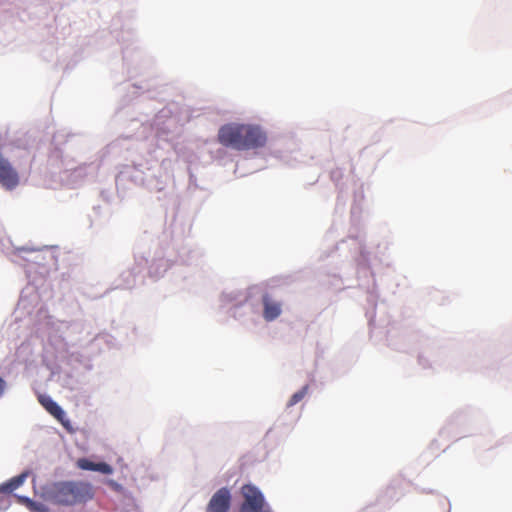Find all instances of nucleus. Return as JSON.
Returning a JSON list of instances; mask_svg holds the SVG:
<instances>
[{
  "label": "nucleus",
  "instance_id": "f257e3e1",
  "mask_svg": "<svg viewBox=\"0 0 512 512\" xmlns=\"http://www.w3.org/2000/svg\"><path fill=\"white\" fill-rule=\"evenodd\" d=\"M266 140L265 132L256 125L230 123L223 125L218 132L219 143L236 150L263 147Z\"/></svg>",
  "mask_w": 512,
  "mask_h": 512
},
{
  "label": "nucleus",
  "instance_id": "f03ea898",
  "mask_svg": "<svg viewBox=\"0 0 512 512\" xmlns=\"http://www.w3.org/2000/svg\"><path fill=\"white\" fill-rule=\"evenodd\" d=\"M44 496L54 505L74 506L91 500L94 489L90 483L84 481H61L49 485Z\"/></svg>",
  "mask_w": 512,
  "mask_h": 512
},
{
  "label": "nucleus",
  "instance_id": "7ed1b4c3",
  "mask_svg": "<svg viewBox=\"0 0 512 512\" xmlns=\"http://www.w3.org/2000/svg\"><path fill=\"white\" fill-rule=\"evenodd\" d=\"M244 498L240 506V512H256L265 507L262 493L253 485L246 484L241 488Z\"/></svg>",
  "mask_w": 512,
  "mask_h": 512
},
{
  "label": "nucleus",
  "instance_id": "20e7f679",
  "mask_svg": "<svg viewBox=\"0 0 512 512\" xmlns=\"http://www.w3.org/2000/svg\"><path fill=\"white\" fill-rule=\"evenodd\" d=\"M231 499L230 490L226 487L220 488L208 502L206 512H229Z\"/></svg>",
  "mask_w": 512,
  "mask_h": 512
},
{
  "label": "nucleus",
  "instance_id": "39448f33",
  "mask_svg": "<svg viewBox=\"0 0 512 512\" xmlns=\"http://www.w3.org/2000/svg\"><path fill=\"white\" fill-rule=\"evenodd\" d=\"M19 184V175L11 163L0 152V185L7 190Z\"/></svg>",
  "mask_w": 512,
  "mask_h": 512
},
{
  "label": "nucleus",
  "instance_id": "423d86ee",
  "mask_svg": "<svg viewBox=\"0 0 512 512\" xmlns=\"http://www.w3.org/2000/svg\"><path fill=\"white\" fill-rule=\"evenodd\" d=\"M39 402L55 419H57L63 425V427L69 429L70 421L67 419L66 413L54 400L48 396H40Z\"/></svg>",
  "mask_w": 512,
  "mask_h": 512
},
{
  "label": "nucleus",
  "instance_id": "0eeeda50",
  "mask_svg": "<svg viewBox=\"0 0 512 512\" xmlns=\"http://www.w3.org/2000/svg\"><path fill=\"white\" fill-rule=\"evenodd\" d=\"M263 317L266 321H273L281 314L280 303L271 299L268 294L263 296Z\"/></svg>",
  "mask_w": 512,
  "mask_h": 512
},
{
  "label": "nucleus",
  "instance_id": "6e6552de",
  "mask_svg": "<svg viewBox=\"0 0 512 512\" xmlns=\"http://www.w3.org/2000/svg\"><path fill=\"white\" fill-rule=\"evenodd\" d=\"M77 466L82 470L98 471L103 474H111L113 472V468L109 464L105 462L94 463L86 458L78 459Z\"/></svg>",
  "mask_w": 512,
  "mask_h": 512
},
{
  "label": "nucleus",
  "instance_id": "1a4fd4ad",
  "mask_svg": "<svg viewBox=\"0 0 512 512\" xmlns=\"http://www.w3.org/2000/svg\"><path fill=\"white\" fill-rule=\"evenodd\" d=\"M27 473H22L0 485V493H11L18 489L25 481Z\"/></svg>",
  "mask_w": 512,
  "mask_h": 512
},
{
  "label": "nucleus",
  "instance_id": "9d476101",
  "mask_svg": "<svg viewBox=\"0 0 512 512\" xmlns=\"http://www.w3.org/2000/svg\"><path fill=\"white\" fill-rule=\"evenodd\" d=\"M19 499L25 502L32 512H48V508L42 503L34 502L26 497H19Z\"/></svg>",
  "mask_w": 512,
  "mask_h": 512
},
{
  "label": "nucleus",
  "instance_id": "9b49d317",
  "mask_svg": "<svg viewBox=\"0 0 512 512\" xmlns=\"http://www.w3.org/2000/svg\"><path fill=\"white\" fill-rule=\"evenodd\" d=\"M307 391H308V386L306 385L301 390L294 393L288 402V406H294L295 404L300 402L307 394Z\"/></svg>",
  "mask_w": 512,
  "mask_h": 512
},
{
  "label": "nucleus",
  "instance_id": "f8f14e48",
  "mask_svg": "<svg viewBox=\"0 0 512 512\" xmlns=\"http://www.w3.org/2000/svg\"><path fill=\"white\" fill-rule=\"evenodd\" d=\"M107 485L109 487H111L114 491H117V492H120L123 489L121 484H119L116 481L111 480V479L107 481Z\"/></svg>",
  "mask_w": 512,
  "mask_h": 512
},
{
  "label": "nucleus",
  "instance_id": "ddd939ff",
  "mask_svg": "<svg viewBox=\"0 0 512 512\" xmlns=\"http://www.w3.org/2000/svg\"><path fill=\"white\" fill-rule=\"evenodd\" d=\"M5 388H6V382L4 381L3 378L0 377V396L3 395Z\"/></svg>",
  "mask_w": 512,
  "mask_h": 512
}]
</instances>
